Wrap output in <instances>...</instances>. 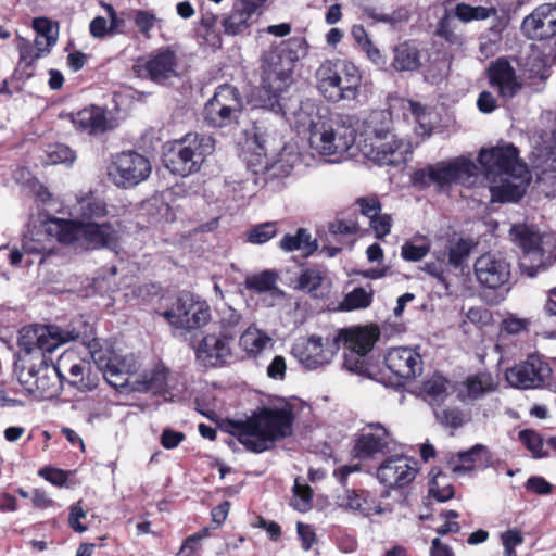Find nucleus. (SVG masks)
<instances>
[{
    "label": "nucleus",
    "mask_w": 556,
    "mask_h": 556,
    "mask_svg": "<svg viewBox=\"0 0 556 556\" xmlns=\"http://www.w3.org/2000/svg\"><path fill=\"white\" fill-rule=\"evenodd\" d=\"M93 327L83 318L74 319L65 328L58 325H30L23 327L18 336V346L26 354L35 352L52 353L63 344L80 341L88 344L92 361L102 371L106 382L115 389H123L130 383V377L137 370L132 355H117L111 350L96 349L91 344Z\"/></svg>",
    "instance_id": "f257e3e1"
},
{
    "label": "nucleus",
    "mask_w": 556,
    "mask_h": 556,
    "mask_svg": "<svg viewBox=\"0 0 556 556\" xmlns=\"http://www.w3.org/2000/svg\"><path fill=\"white\" fill-rule=\"evenodd\" d=\"M478 161L490 181L492 202H516L522 198L530 182V174L513 144L482 149Z\"/></svg>",
    "instance_id": "f03ea898"
},
{
    "label": "nucleus",
    "mask_w": 556,
    "mask_h": 556,
    "mask_svg": "<svg viewBox=\"0 0 556 556\" xmlns=\"http://www.w3.org/2000/svg\"><path fill=\"white\" fill-rule=\"evenodd\" d=\"M307 45L304 38L293 37L263 55L261 101L275 113L287 114L283 96L292 83L294 64L304 58Z\"/></svg>",
    "instance_id": "7ed1b4c3"
},
{
    "label": "nucleus",
    "mask_w": 556,
    "mask_h": 556,
    "mask_svg": "<svg viewBox=\"0 0 556 556\" xmlns=\"http://www.w3.org/2000/svg\"><path fill=\"white\" fill-rule=\"evenodd\" d=\"M314 106L305 104L294 113L299 130L309 131V147L318 154L331 157V162H339L342 156L353 147L356 131L353 128V117L350 115H338L334 119H327L321 116H312Z\"/></svg>",
    "instance_id": "20e7f679"
},
{
    "label": "nucleus",
    "mask_w": 556,
    "mask_h": 556,
    "mask_svg": "<svg viewBox=\"0 0 556 556\" xmlns=\"http://www.w3.org/2000/svg\"><path fill=\"white\" fill-rule=\"evenodd\" d=\"M294 412L291 405L264 407L244 422L230 424L229 433L254 453L269 450L276 441L290 437L293 431Z\"/></svg>",
    "instance_id": "39448f33"
},
{
    "label": "nucleus",
    "mask_w": 556,
    "mask_h": 556,
    "mask_svg": "<svg viewBox=\"0 0 556 556\" xmlns=\"http://www.w3.org/2000/svg\"><path fill=\"white\" fill-rule=\"evenodd\" d=\"M316 87L330 102L356 99L362 75L359 70L348 61H324L315 72Z\"/></svg>",
    "instance_id": "423d86ee"
},
{
    "label": "nucleus",
    "mask_w": 556,
    "mask_h": 556,
    "mask_svg": "<svg viewBox=\"0 0 556 556\" xmlns=\"http://www.w3.org/2000/svg\"><path fill=\"white\" fill-rule=\"evenodd\" d=\"M58 231V240L64 243L77 242L85 250L108 249L116 252L121 235L111 223H83L54 219L50 226Z\"/></svg>",
    "instance_id": "0eeeda50"
},
{
    "label": "nucleus",
    "mask_w": 556,
    "mask_h": 556,
    "mask_svg": "<svg viewBox=\"0 0 556 556\" xmlns=\"http://www.w3.org/2000/svg\"><path fill=\"white\" fill-rule=\"evenodd\" d=\"M479 175L480 167L473 161L466 156H458L417 169L413 174V182L421 188L434 185L443 190L453 184L471 187L478 181Z\"/></svg>",
    "instance_id": "6e6552de"
},
{
    "label": "nucleus",
    "mask_w": 556,
    "mask_h": 556,
    "mask_svg": "<svg viewBox=\"0 0 556 556\" xmlns=\"http://www.w3.org/2000/svg\"><path fill=\"white\" fill-rule=\"evenodd\" d=\"M301 162V155L295 146H285L273 162H268L265 176L254 177L253 179L227 180L229 192L237 199H243L255 194L258 188L269 187L271 190H278L282 186V180L289 177L294 167Z\"/></svg>",
    "instance_id": "1a4fd4ad"
},
{
    "label": "nucleus",
    "mask_w": 556,
    "mask_h": 556,
    "mask_svg": "<svg viewBox=\"0 0 556 556\" xmlns=\"http://www.w3.org/2000/svg\"><path fill=\"white\" fill-rule=\"evenodd\" d=\"M214 149L215 141L211 136L187 134L167 149L164 153V163L173 174L185 177L200 170Z\"/></svg>",
    "instance_id": "9d476101"
},
{
    "label": "nucleus",
    "mask_w": 556,
    "mask_h": 556,
    "mask_svg": "<svg viewBox=\"0 0 556 556\" xmlns=\"http://www.w3.org/2000/svg\"><path fill=\"white\" fill-rule=\"evenodd\" d=\"M510 237L523 251L520 265L529 277H534L540 269H545L556 261V245L549 236L540 235L518 224L511 227Z\"/></svg>",
    "instance_id": "9b49d317"
},
{
    "label": "nucleus",
    "mask_w": 556,
    "mask_h": 556,
    "mask_svg": "<svg viewBox=\"0 0 556 556\" xmlns=\"http://www.w3.org/2000/svg\"><path fill=\"white\" fill-rule=\"evenodd\" d=\"M67 358V355H63L56 365H51V359L42 356L38 365L29 368L15 363L14 372L29 394L40 399H52L60 393L63 379L61 370L66 367Z\"/></svg>",
    "instance_id": "f8f14e48"
},
{
    "label": "nucleus",
    "mask_w": 556,
    "mask_h": 556,
    "mask_svg": "<svg viewBox=\"0 0 556 556\" xmlns=\"http://www.w3.org/2000/svg\"><path fill=\"white\" fill-rule=\"evenodd\" d=\"M473 274L481 287L495 291L491 299L484 292L489 304L495 305L505 299L511 276V264L505 256L493 252L480 255L475 261Z\"/></svg>",
    "instance_id": "ddd939ff"
},
{
    "label": "nucleus",
    "mask_w": 556,
    "mask_h": 556,
    "mask_svg": "<svg viewBox=\"0 0 556 556\" xmlns=\"http://www.w3.org/2000/svg\"><path fill=\"white\" fill-rule=\"evenodd\" d=\"M345 330H338L333 334L323 338L312 334L299 339L292 348V354L308 370H314L329 365L340 350Z\"/></svg>",
    "instance_id": "4468645a"
},
{
    "label": "nucleus",
    "mask_w": 556,
    "mask_h": 556,
    "mask_svg": "<svg viewBox=\"0 0 556 556\" xmlns=\"http://www.w3.org/2000/svg\"><path fill=\"white\" fill-rule=\"evenodd\" d=\"M243 103L238 89L230 85H220L205 103L203 118L212 127H227L238 122Z\"/></svg>",
    "instance_id": "2eb2a0df"
},
{
    "label": "nucleus",
    "mask_w": 556,
    "mask_h": 556,
    "mask_svg": "<svg viewBox=\"0 0 556 556\" xmlns=\"http://www.w3.org/2000/svg\"><path fill=\"white\" fill-rule=\"evenodd\" d=\"M163 316L173 327L186 330L199 329L212 317L207 303L190 292H181Z\"/></svg>",
    "instance_id": "dca6fc26"
},
{
    "label": "nucleus",
    "mask_w": 556,
    "mask_h": 556,
    "mask_svg": "<svg viewBox=\"0 0 556 556\" xmlns=\"http://www.w3.org/2000/svg\"><path fill=\"white\" fill-rule=\"evenodd\" d=\"M152 170L144 155L135 151L116 154L108 167V176L118 188H132L148 179Z\"/></svg>",
    "instance_id": "f3484780"
},
{
    "label": "nucleus",
    "mask_w": 556,
    "mask_h": 556,
    "mask_svg": "<svg viewBox=\"0 0 556 556\" xmlns=\"http://www.w3.org/2000/svg\"><path fill=\"white\" fill-rule=\"evenodd\" d=\"M342 339L344 344L343 367L350 372L365 376L368 374L366 361L368 352L371 351L379 337L377 328L344 329Z\"/></svg>",
    "instance_id": "a211bd4d"
},
{
    "label": "nucleus",
    "mask_w": 556,
    "mask_h": 556,
    "mask_svg": "<svg viewBox=\"0 0 556 556\" xmlns=\"http://www.w3.org/2000/svg\"><path fill=\"white\" fill-rule=\"evenodd\" d=\"M359 150L366 159L380 166L403 164L412 153L410 143L395 134L381 138L362 139Z\"/></svg>",
    "instance_id": "6ab92c4d"
},
{
    "label": "nucleus",
    "mask_w": 556,
    "mask_h": 556,
    "mask_svg": "<svg viewBox=\"0 0 556 556\" xmlns=\"http://www.w3.org/2000/svg\"><path fill=\"white\" fill-rule=\"evenodd\" d=\"M548 362L538 354H531L526 361L508 368L505 372L507 382L518 389H536L552 377Z\"/></svg>",
    "instance_id": "aec40b11"
},
{
    "label": "nucleus",
    "mask_w": 556,
    "mask_h": 556,
    "mask_svg": "<svg viewBox=\"0 0 556 556\" xmlns=\"http://www.w3.org/2000/svg\"><path fill=\"white\" fill-rule=\"evenodd\" d=\"M418 472V462L407 456H391L377 469V479L388 488H403L409 484Z\"/></svg>",
    "instance_id": "412c9836"
},
{
    "label": "nucleus",
    "mask_w": 556,
    "mask_h": 556,
    "mask_svg": "<svg viewBox=\"0 0 556 556\" xmlns=\"http://www.w3.org/2000/svg\"><path fill=\"white\" fill-rule=\"evenodd\" d=\"M521 30L532 40H544L556 35V5L545 3L525 17Z\"/></svg>",
    "instance_id": "4be33fe9"
},
{
    "label": "nucleus",
    "mask_w": 556,
    "mask_h": 556,
    "mask_svg": "<svg viewBox=\"0 0 556 556\" xmlns=\"http://www.w3.org/2000/svg\"><path fill=\"white\" fill-rule=\"evenodd\" d=\"M390 442V433L382 425L369 424L358 433L353 451L357 458L367 459L386 453Z\"/></svg>",
    "instance_id": "5701e85b"
},
{
    "label": "nucleus",
    "mask_w": 556,
    "mask_h": 556,
    "mask_svg": "<svg viewBox=\"0 0 556 556\" xmlns=\"http://www.w3.org/2000/svg\"><path fill=\"white\" fill-rule=\"evenodd\" d=\"M230 334H207L197 350L198 361L205 367L223 366L231 357Z\"/></svg>",
    "instance_id": "b1692460"
},
{
    "label": "nucleus",
    "mask_w": 556,
    "mask_h": 556,
    "mask_svg": "<svg viewBox=\"0 0 556 556\" xmlns=\"http://www.w3.org/2000/svg\"><path fill=\"white\" fill-rule=\"evenodd\" d=\"M142 67L150 79L157 84H165L167 80L177 77L179 74V61L175 51L170 48H161L150 54Z\"/></svg>",
    "instance_id": "393cba45"
},
{
    "label": "nucleus",
    "mask_w": 556,
    "mask_h": 556,
    "mask_svg": "<svg viewBox=\"0 0 556 556\" xmlns=\"http://www.w3.org/2000/svg\"><path fill=\"white\" fill-rule=\"evenodd\" d=\"M387 367L397 377L410 379L420 375L422 371V361L414 349L410 348H393L386 357Z\"/></svg>",
    "instance_id": "a878e982"
},
{
    "label": "nucleus",
    "mask_w": 556,
    "mask_h": 556,
    "mask_svg": "<svg viewBox=\"0 0 556 556\" xmlns=\"http://www.w3.org/2000/svg\"><path fill=\"white\" fill-rule=\"evenodd\" d=\"M488 77L492 87H495L504 100L514 98L521 89L515 70L505 59H497L488 68Z\"/></svg>",
    "instance_id": "bb28decb"
},
{
    "label": "nucleus",
    "mask_w": 556,
    "mask_h": 556,
    "mask_svg": "<svg viewBox=\"0 0 556 556\" xmlns=\"http://www.w3.org/2000/svg\"><path fill=\"white\" fill-rule=\"evenodd\" d=\"M68 116L77 130L88 135H100L109 128L105 110L97 105L84 108Z\"/></svg>",
    "instance_id": "cd10ccee"
},
{
    "label": "nucleus",
    "mask_w": 556,
    "mask_h": 556,
    "mask_svg": "<svg viewBox=\"0 0 556 556\" xmlns=\"http://www.w3.org/2000/svg\"><path fill=\"white\" fill-rule=\"evenodd\" d=\"M256 10L254 4H245L238 1L232 11L222 21L224 31L229 36L242 34L250 26L251 18L256 13Z\"/></svg>",
    "instance_id": "c85d7f7f"
},
{
    "label": "nucleus",
    "mask_w": 556,
    "mask_h": 556,
    "mask_svg": "<svg viewBox=\"0 0 556 556\" xmlns=\"http://www.w3.org/2000/svg\"><path fill=\"white\" fill-rule=\"evenodd\" d=\"M393 54L391 65L397 72L417 71L421 65L420 50L410 41H404L395 46Z\"/></svg>",
    "instance_id": "c756f323"
},
{
    "label": "nucleus",
    "mask_w": 556,
    "mask_h": 556,
    "mask_svg": "<svg viewBox=\"0 0 556 556\" xmlns=\"http://www.w3.org/2000/svg\"><path fill=\"white\" fill-rule=\"evenodd\" d=\"M435 35L444 40L448 47L456 50H460L466 43L463 26L447 11L439 21Z\"/></svg>",
    "instance_id": "7c9ffc66"
},
{
    "label": "nucleus",
    "mask_w": 556,
    "mask_h": 556,
    "mask_svg": "<svg viewBox=\"0 0 556 556\" xmlns=\"http://www.w3.org/2000/svg\"><path fill=\"white\" fill-rule=\"evenodd\" d=\"M254 143L256 144V150L251 152L249 156H247V165L245 172L247 177H242L240 174H235L226 178V180H230L231 177L235 179H253L254 177L265 176V170L268 164V160L266 156V146L265 141H261L260 137L255 135ZM227 184V181H225Z\"/></svg>",
    "instance_id": "2f4dec72"
},
{
    "label": "nucleus",
    "mask_w": 556,
    "mask_h": 556,
    "mask_svg": "<svg viewBox=\"0 0 556 556\" xmlns=\"http://www.w3.org/2000/svg\"><path fill=\"white\" fill-rule=\"evenodd\" d=\"M389 135H394L391 113L384 110L371 112L364 122L362 139L381 138Z\"/></svg>",
    "instance_id": "473e14b6"
},
{
    "label": "nucleus",
    "mask_w": 556,
    "mask_h": 556,
    "mask_svg": "<svg viewBox=\"0 0 556 556\" xmlns=\"http://www.w3.org/2000/svg\"><path fill=\"white\" fill-rule=\"evenodd\" d=\"M239 345L251 356H256L273 345V339L263 330L250 326L240 337Z\"/></svg>",
    "instance_id": "72a5a7b5"
},
{
    "label": "nucleus",
    "mask_w": 556,
    "mask_h": 556,
    "mask_svg": "<svg viewBox=\"0 0 556 556\" xmlns=\"http://www.w3.org/2000/svg\"><path fill=\"white\" fill-rule=\"evenodd\" d=\"M34 29L36 30V38L34 40L35 58H41L55 45L58 31L47 18L34 20Z\"/></svg>",
    "instance_id": "f704fd0d"
},
{
    "label": "nucleus",
    "mask_w": 556,
    "mask_h": 556,
    "mask_svg": "<svg viewBox=\"0 0 556 556\" xmlns=\"http://www.w3.org/2000/svg\"><path fill=\"white\" fill-rule=\"evenodd\" d=\"M52 222L49 224L47 230L38 229L31 232V237L26 238L22 244V250L25 254L28 255H38L40 256V262H42L43 256L49 254L52 251V239L49 232L58 231L54 226H52V230H50Z\"/></svg>",
    "instance_id": "c9c22d12"
},
{
    "label": "nucleus",
    "mask_w": 556,
    "mask_h": 556,
    "mask_svg": "<svg viewBox=\"0 0 556 556\" xmlns=\"http://www.w3.org/2000/svg\"><path fill=\"white\" fill-rule=\"evenodd\" d=\"M73 210L74 214L83 220L102 218L108 215V205L104 200L92 193L81 197Z\"/></svg>",
    "instance_id": "e433bc0d"
},
{
    "label": "nucleus",
    "mask_w": 556,
    "mask_h": 556,
    "mask_svg": "<svg viewBox=\"0 0 556 556\" xmlns=\"http://www.w3.org/2000/svg\"><path fill=\"white\" fill-rule=\"evenodd\" d=\"M68 383L75 386L80 391H91L97 388L99 378L90 370V364L84 361L74 363L68 369Z\"/></svg>",
    "instance_id": "4c0bfd02"
},
{
    "label": "nucleus",
    "mask_w": 556,
    "mask_h": 556,
    "mask_svg": "<svg viewBox=\"0 0 556 556\" xmlns=\"http://www.w3.org/2000/svg\"><path fill=\"white\" fill-rule=\"evenodd\" d=\"M281 250L286 252L302 251L305 256L311 255L317 244L312 240V236L307 229L299 228L295 235H286L279 242Z\"/></svg>",
    "instance_id": "58836bf2"
},
{
    "label": "nucleus",
    "mask_w": 556,
    "mask_h": 556,
    "mask_svg": "<svg viewBox=\"0 0 556 556\" xmlns=\"http://www.w3.org/2000/svg\"><path fill=\"white\" fill-rule=\"evenodd\" d=\"M420 394L430 405L441 404L447 396V380L441 375H433L422 383Z\"/></svg>",
    "instance_id": "ea45409f"
},
{
    "label": "nucleus",
    "mask_w": 556,
    "mask_h": 556,
    "mask_svg": "<svg viewBox=\"0 0 556 556\" xmlns=\"http://www.w3.org/2000/svg\"><path fill=\"white\" fill-rule=\"evenodd\" d=\"M324 275L318 268H306L300 273L296 278V288L313 294L314 296L324 295Z\"/></svg>",
    "instance_id": "a19ab883"
},
{
    "label": "nucleus",
    "mask_w": 556,
    "mask_h": 556,
    "mask_svg": "<svg viewBox=\"0 0 556 556\" xmlns=\"http://www.w3.org/2000/svg\"><path fill=\"white\" fill-rule=\"evenodd\" d=\"M278 273L276 270H263L258 274L245 277V288L257 293L269 292L277 289Z\"/></svg>",
    "instance_id": "79ce46f5"
},
{
    "label": "nucleus",
    "mask_w": 556,
    "mask_h": 556,
    "mask_svg": "<svg viewBox=\"0 0 556 556\" xmlns=\"http://www.w3.org/2000/svg\"><path fill=\"white\" fill-rule=\"evenodd\" d=\"M47 165L65 164L73 165L76 160V153L68 146L63 143H50L45 150Z\"/></svg>",
    "instance_id": "37998d69"
},
{
    "label": "nucleus",
    "mask_w": 556,
    "mask_h": 556,
    "mask_svg": "<svg viewBox=\"0 0 556 556\" xmlns=\"http://www.w3.org/2000/svg\"><path fill=\"white\" fill-rule=\"evenodd\" d=\"M494 382L490 374L480 372L467 378L465 387L468 397L476 400L493 389Z\"/></svg>",
    "instance_id": "c03bdc74"
},
{
    "label": "nucleus",
    "mask_w": 556,
    "mask_h": 556,
    "mask_svg": "<svg viewBox=\"0 0 556 556\" xmlns=\"http://www.w3.org/2000/svg\"><path fill=\"white\" fill-rule=\"evenodd\" d=\"M220 334H230L235 338L236 329L241 324L242 315L233 307L223 304L218 308Z\"/></svg>",
    "instance_id": "a18cd8bd"
},
{
    "label": "nucleus",
    "mask_w": 556,
    "mask_h": 556,
    "mask_svg": "<svg viewBox=\"0 0 556 556\" xmlns=\"http://www.w3.org/2000/svg\"><path fill=\"white\" fill-rule=\"evenodd\" d=\"M471 243L466 239H458L451 242L447 247V255H445L446 263L455 268L463 265L464 261L469 256Z\"/></svg>",
    "instance_id": "49530a36"
},
{
    "label": "nucleus",
    "mask_w": 556,
    "mask_h": 556,
    "mask_svg": "<svg viewBox=\"0 0 556 556\" xmlns=\"http://www.w3.org/2000/svg\"><path fill=\"white\" fill-rule=\"evenodd\" d=\"M371 301L372 291H367L365 288H355L345 295L341 303V308L344 311L366 308L370 305Z\"/></svg>",
    "instance_id": "de8ad7c7"
},
{
    "label": "nucleus",
    "mask_w": 556,
    "mask_h": 556,
    "mask_svg": "<svg viewBox=\"0 0 556 556\" xmlns=\"http://www.w3.org/2000/svg\"><path fill=\"white\" fill-rule=\"evenodd\" d=\"M144 388L154 393L166 392L168 371L164 366H157L143 377Z\"/></svg>",
    "instance_id": "09e8293b"
},
{
    "label": "nucleus",
    "mask_w": 556,
    "mask_h": 556,
    "mask_svg": "<svg viewBox=\"0 0 556 556\" xmlns=\"http://www.w3.org/2000/svg\"><path fill=\"white\" fill-rule=\"evenodd\" d=\"M490 9L484 7H471L466 3H458L454 10L455 20H459L464 23H468L471 21H482L490 16Z\"/></svg>",
    "instance_id": "8fccbe9b"
},
{
    "label": "nucleus",
    "mask_w": 556,
    "mask_h": 556,
    "mask_svg": "<svg viewBox=\"0 0 556 556\" xmlns=\"http://www.w3.org/2000/svg\"><path fill=\"white\" fill-rule=\"evenodd\" d=\"M337 503L340 507L361 511L363 514L369 513V506L364 496L354 490H346L343 495H339Z\"/></svg>",
    "instance_id": "3c124183"
},
{
    "label": "nucleus",
    "mask_w": 556,
    "mask_h": 556,
    "mask_svg": "<svg viewBox=\"0 0 556 556\" xmlns=\"http://www.w3.org/2000/svg\"><path fill=\"white\" fill-rule=\"evenodd\" d=\"M277 235L276 223H263L252 227L247 232V240L253 244H263Z\"/></svg>",
    "instance_id": "603ef678"
},
{
    "label": "nucleus",
    "mask_w": 556,
    "mask_h": 556,
    "mask_svg": "<svg viewBox=\"0 0 556 556\" xmlns=\"http://www.w3.org/2000/svg\"><path fill=\"white\" fill-rule=\"evenodd\" d=\"M429 494L439 502H445L454 496V488L445 482L444 476L438 475L430 482Z\"/></svg>",
    "instance_id": "864d4df0"
},
{
    "label": "nucleus",
    "mask_w": 556,
    "mask_h": 556,
    "mask_svg": "<svg viewBox=\"0 0 556 556\" xmlns=\"http://www.w3.org/2000/svg\"><path fill=\"white\" fill-rule=\"evenodd\" d=\"M207 536V528H203L199 532L188 536L184 541L177 556H195L198 552L201 549V541Z\"/></svg>",
    "instance_id": "5fc2aeb1"
},
{
    "label": "nucleus",
    "mask_w": 556,
    "mask_h": 556,
    "mask_svg": "<svg viewBox=\"0 0 556 556\" xmlns=\"http://www.w3.org/2000/svg\"><path fill=\"white\" fill-rule=\"evenodd\" d=\"M435 416L441 424L451 428L462 427L467 420L466 414H464L458 408H444L441 410H435Z\"/></svg>",
    "instance_id": "6e6d98bb"
},
{
    "label": "nucleus",
    "mask_w": 556,
    "mask_h": 556,
    "mask_svg": "<svg viewBox=\"0 0 556 556\" xmlns=\"http://www.w3.org/2000/svg\"><path fill=\"white\" fill-rule=\"evenodd\" d=\"M430 251V244L426 240L421 243L415 244L414 242H405L402 245V257L409 262H417L422 260Z\"/></svg>",
    "instance_id": "4d7b16f0"
},
{
    "label": "nucleus",
    "mask_w": 556,
    "mask_h": 556,
    "mask_svg": "<svg viewBox=\"0 0 556 556\" xmlns=\"http://www.w3.org/2000/svg\"><path fill=\"white\" fill-rule=\"evenodd\" d=\"M480 448V445H476L469 451L458 453L457 460L451 462L453 472L466 473L471 471L473 468V454Z\"/></svg>",
    "instance_id": "13d9d810"
},
{
    "label": "nucleus",
    "mask_w": 556,
    "mask_h": 556,
    "mask_svg": "<svg viewBox=\"0 0 556 556\" xmlns=\"http://www.w3.org/2000/svg\"><path fill=\"white\" fill-rule=\"evenodd\" d=\"M505 556H517L515 548L523 542V535L518 529H509L501 535Z\"/></svg>",
    "instance_id": "bf43d9fd"
},
{
    "label": "nucleus",
    "mask_w": 556,
    "mask_h": 556,
    "mask_svg": "<svg viewBox=\"0 0 556 556\" xmlns=\"http://www.w3.org/2000/svg\"><path fill=\"white\" fill-rule=\"evenodd\" d=\"M294 491V501L293 506L295 509L300 511H304L309 506V502L312 500V490L308 485H302L295 481L293 486Z\"/></svg>",
    "instance_id": "052dcab7"
},
{
    "label": "nucleus",
    "mask_w": 556,
    "mask_h": 556,
    "mask_svg": "<svg viewBox=\"0 0 556 556\" xmlns=\"http://www.w3.org/2000/svg\"><path fill=\"white\" fill-rule=\"evenodd\" d=\"M446 265L448 264L446 263L445 254H442V256H437V262L427 263L424 267V270L431 277L435 278L439 282L447 287L444 268Z\"/></svg>",
    "instance_id": "680f3d73"
},
{
    "label": "nucleus",
    "mask_w": 556,
    "mask_h": 556,
    "mask_svg": "<svg viewBox=\"0 0 556 556\" xmlns=\"http://www.w3.org/2000/svg\"><path fill=\"white\" fill-rule=\"evenodd\" d=\"M392 218L388 214L379 213L369 220L370 227L374 229L377 238H383L391 230Z\"/></svg>",
    "instance_id": "e2e57ef3"
},
{
    "label": "nucleus",
    "mask_w": 556,
    "mask_h": 556,
    "mask_svg": "<svg viewBox=\"0 0 556 556\" xmlns=\"http://www.w3.org/2000/svg\"><path fill=\"white\" fill-rule=\"evenodd\" d=\"M361 213L369 220L376 217L381 212V205L376 198H359L356 201Z\"/></svg>",
    "instance_id": "0e129e2a"
},
{
    "label": "nucleus",
    "mask_w": 556,
    "mask_h": 556,
    "mask_svg": "<svg viewBox=\"0 0 556 556\" xmlns=\"http://www.w3.org/2000/svg\"><path fill=\"white\" fill-rule=\"evenodd\" d=\"M156 22L157 18L155 15L148 11L140 10L136 13L135 23L146 37H150V30L154 27Z\"/></svg>",
    "instance_id": "69168bd1"
},
{
    "label": "nucleus",
    "mask_w": 556,
    "mask_h": 556,
    "mask_svg": "<svg viewBox=\"0 0 556 556\" xmlns=\"http://www.w3.org/2000/svg\"><path fill=\"white\" fill-rule=\"evenodd\" d=\"M525 486L528 491L538 495H546L553 490V485L540 476L530 477Z\"/></svg>",
    "instance_id": "338daca9"
},
{
    "label": "nucleus",
    "mask_w": 556,
    "mask_h": 556,
    "mask_svg": "<svg viewBox=\"0 0 556 556\" xmlns=\"http://www.w3.org/2000/svg\"><path fill=\"white\" fill-rule=\"evenodd\" d=\"M84 518H86V511L80 506V502H78L71 507L68 517V523L75 532L83 533L87 530V527L80 522V519Z\"/></svg>",
    "instance_id": "774afa93"
}]
</instances>
